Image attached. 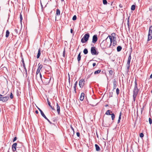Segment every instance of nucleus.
Instances as JSON below:
<instances>
[{
	"mask_svg": "<svg viewBox=\"0 0 152 152\" xmlns=\"http://www.w3.org/2000/svg\"><path fill=\"white\" fill-rule=\"evenodd\" d=\"M90 34L89 33L86 34L81 39V42L82 43L86 42L88 40Z\"/></svg>",
	"mask_w": 152,
	"mask_h": 152,
	"instance_id": "2",
	"label": "nucleus"
},
{
	"mask_svg": "<svg viewBox=\"0 0 152 152\" xmlns=\"http://www.w3.org/2000/svg\"><path fill=\"white\" fill-rule=\"evenodd\" d=\"M112 113V112L109 110H107L105 113V114L107 115H110L111 114L110 113Z\"/></svg>",
	"mask_w": 152,
	"mask_h": 152,
	"instance_id": "26",
	"label": "nucleus"
},
{
	"mask_svg": "<svg viewBox=\"0 0 152 152\" xmlns=\"http://www.w3.org/2000/svg\"><path fill=\"white\" fill-rule=\"evenodd\" d=\"M135 8V6L134 5H133L131 7V10H134Z\"/></svg>",
	"mask_w": 152,
	"mask_h": 152,
	"instance_id": "34",
	"label": "nucleus"
},
{
	"mask_svg": "<svg viewBox=\"0 0 152 152\" xmlns=\"http://www.w3.org/2000/svg\"><path fill=\"white\" fill-rule=\"evenodd\" d=\"M110 115H111V118H112V120L113 121L114 119V118H115V115L113 113H112Z\"/></svg>",
	"mask_w": 152,
	"mask_h": 152,
	"instance_id": "30",
	"label": "nucleus"
},
{
	"mask_svg": "<svg viewBox=\"0 0 152 152\" xmlns=\"http://www.w3.org/2000/svg\"><path fill=\"white\" fill-rule=\"evenodd\" d=\"M131 53H130V54L129 55V56L128 58V60H131Z\"/></svg>",
	"mask_w": 152,
	"mask_h": 152,
	"instance_id": "51",
	"label": "nucleus"
},
{
	"mask_svg": "<svg viewBox=\"0 0 152 152\" xmlns=\"http://www.w3.org/2000/svg\"><path fill=\"white\" fill-rule=\"evenodd\" d=\"M20 21L21 22L22 20L23 19V17L22 16V15L21 14H20Z\"/></svg>",
	"mask_w": 152,
	"mask_h": 152,
	"instance_id": "47",
	"label": "nucleus"
},
{
	"mask_svg": "<svg viewBox=\"0 0 152 152\" xmlns=\"http://www.w3.org/2000/svg\"><path fill=\"white\" fill-rule=\"evenodd\" d=\"M10 34V32L8 30H7L6 31V37L7 38L9 36Z\"/></svg>",
	"mask_w": 152,
	"mask_h": 152,
	"instance_id": "29",
	"label": "nucleus"
},
{
	"mask_svg": "<svg viewBox=\"0 0 152 152\" xmlns=\"http://www.w3.org/2000/svg\"><path fill=\"white\" fill-rule=\"evenodd\" d=\"M122 48L121 46H118L117 47V50L118 52H119L121 51Z\"/></svg>",
	"mask_w": 152,
	"mask_h": 152,
	"instance_id": "25",
	"label": "nucleus"
},
{
	"mask_svg": "<svg viewBox=\"0 0 152 152\" xmlns=\"http://www.w3.org/2000/svg\"><path fill=\"white\" fill-rule=\"evenodd\" d=\"M70 134H71L72 136H73L75 134V131L74 130L73 131H72L70 132Z\"/></svg>",
	"mask_w": 152,
	"mask_h": 152,
	"instance_id": "38",
	"label": "nucleus"
},
{
	"mask_svg": "<svg viewBox=\"0 0 152 152\" xmlns=\"http://www.w3.org/2000/svg\"><path fill=\"white\" fill-rule=\"evenodd\" d=\"M117 45V42L115 40H113V46H115Z\"/></svg>",
	"mask_w": 152,
	"mask_h": 152,
	"instance_id": "35",
	"label": "nucleus"
},
{
	"mask_svg": "<svg viewBox=\"0 0 152 152\" xmlns=\"http://www.w3.org/2000/svg\"><path fill=\"white\" fill-rule=\"evenodd\" d=\"M111 119L110 118H107L106 120V126L108 127L113 122V121L112 122H111L110 121Z\"/></svg>",
	"mask_w": 152,
	"mask_h": 152,
	"instance_id": "7",
	"label": "nucleus"
},
{
	"mask_svg": "<svg viewBox=\"0 0 152 152\" xmlns=\"http://www.w3.org/2000/svg\"><path fill=\"white\" fill-rule=\"evenodd\" d=\"M85 80L84 79H81L79 81V85L80 88H82L83 87L85 84Z\"/></svg>",
	"mask_w": 152,
	"mask_h": 152,
	"instance_id": "8",
	"label": "nucleus"
},
{
	"mask_svg": "<svg viewBox=\"0 0 152 152\" xmlns=\"http://www.w3.org/2000/svg\"><path fill=\"white\" fill-rule=\"evenodd\" d=\"M139 92V89H133V97L134 101H135L136 98Z\"/></svg>",
	"mask_w": 152,
	"mask_h": 152,
	"instance_id": "3",
	"label": "nucleus"
},
{
	"mask_svg": "<svg viewBox=\"0 0 152 152\" xmlns=\"http://www.w3.org/2000/svg\"><path fill=\"white\" fill-rule=\"evenodd\" d=\"M119 7L120 8H122L123 7V5L121 4H120Z\"/></svg>",
	"mask_w": 152,
	"mask_h": 152,
	"instance_id": "59",
	"label": "nucleus"
},
{
	"mask_svg": "<svg viewBox=\"0 0 152 152\" xmlns=\"http://www.w3.org/2000/svg\"><path fill=\"white\" fill-rule=\"evenodd\" d=\"M52 120L53 122H56H56L58 120V119L56 117H54L52 119Z\"/></svg>",
	"mask_w": 152,
	"mask_h": 152,
	"instance_id": "32",
	"label": "nucleus"
},
{
	"mask_svg": "<svg viewBox=\"0 0 152 152\" xmlns=\"http://www.w3.org/2000/svg\"><path fill=\"white\" fill-rule=\"evenodd\" d=\"M149 124H152V120L151 119V118H149Z\"/></svg>",
	"mask_w": 152,
	"mask_h": 152,
	"instance_id": "45",
	"label": "nucleus"
},
{
	"mask_svg": "<svg viewBox=\"0 0 152 152\" xmlns=\"http://www.w3.org/2000/svg\"><path fill=\"white\" fill-rule=\"evenodd\" d=\"M140 136L141 138H142L144 137V134L142 133H141L140 134Z\"/></svg>",
	"mask_w": 152,
	"mask_h": 152,
	"instance_id": "46",
	"label": "nucleus"
},
{
	"mask_svg": "<svg viewBox=\"0 0 152 152\" xmlns=\"http://www.w3.org/2000/svg\"><path fill=\"white\" fill-rule=\"evenodd\" d=\"M74 91H75V93H76V88L74 87Z\"/></svg>",
	"mask_w": 152,
	"mask_h": 152,
	"instance_id": "63",
	"label": "nucleus"
},
{
	"mask_svg": "<svg viewBox=\"0 0 152 152\" xmlns=\"http://www.w3.org/2000/svg\"><path fill=\"white\" fill-rule=\"evenodd\" d=\"M112 42H113V39H111V40H110V45L109 46V47H111V45H112Z\"/></svg>",
	"mask_w": 152,
	"mask_h": 152,
	"instance_id": "52",
	"label": "nucleus"
},
{
	"mask_svg": "<svg viewBox=\"0 0 152 152\" xmlns=\"http://www.w3.org/2000/svg\"><path fill=\"white\" fill-rule=\"evenodd\" d=\"M51 78V77H50V78H46V79L44 80V83L48 84L49 83Z\"/></svg>",
	"mask_w": 152,
	"mask_h": 152,
	"instance_id": "13",
	"label": "nucleus"
},
{
	"mask_svg": "<svg viewBox=\"0 0 152 152\" xmlns=\"http://www.w3.org/2000/svg\"><path fill=\"white\" fill-rule=\"evenodd\" d=\"M108 43L107 42L106 40H104L102 41L100 44V47L102 50H104L109 47L108 45Z\"/></svg>",
	"mask_w": 152,
	"mask_h": 152,
	"instance_id": "1",
	"label": "nucleus"
},
{
	"mask_svg": "<svg viewBox=\"0 0 152 152\" xmlns=\"http://www.w3.org/2000/svg\"><path fill=\"white\" fill-rule=\"evenodd\" d=\"M45 62L47 64H51V60L49 58L48 59L45 58Z\"/></svg>",
	"mask_w": 152,
	"mask_h": 152,
	"instance_id": "12",
	"label": "nucleus"
},
{
	"mask_svg": "<svg viewBox=\"0 0 152 152\" xmlns=\"http://www.w3.org/2000/svg\"><path fill=\"white\" fill-rule=\"evenodd\" d=\"M13 95L12 92L11 93L10 95V97L11 99H12L13 98Z\"/></svg>",
	"mask_w": 152,
	"mask_h": 152,
	"instance_id": "43",
	"label": "nucleus"
},
{
	"mask_svg": "<svg viewBox=\"0 0 152 152\" xmlns=\"http://www.w3.org/2000/svg\"><path fill=\"white\" fill-rule=\"evenodd\" d=\"M152 38V26H151L149 29V33L148 35V41L151 40Z\"/></svg>",
	"mask_w": 152,
	"mask_h": 152,
	"instance_id": "4",
	"label": "nucleus"
},
{
	"mask_svg": "<svg viewBox=\"0 0 152 152\" xmlns=\"http://www.w3.org/2000/svg\"><path fill=\"white\" fill-rule=\"evenodd\" d=\"M130 20V16H129L128 17V18H127V21H129Z\"/></svg>",
	"mask_w": 152,
	"mask_h": 152,
	"instance_id": "58",
	"label": "nucleus"
},
{
	"mask_svg": "<svg viewBox=\"0 0 152 152\" xmlns=\"http://www.w3.org/2000/svg\"><path fill=\"white\" fill-rule=\"evenodd\" d=\"M17 137H15L13 139V142H15L17 140Z\"/></svg>",
	"mask_w": 152,
	"mask_h": 152,
	"instance_id": "50",
	"label": "nucleus"
},
{
	"mask_svg": "<svg viewBox=\"0 0 152 152\" xmlns=\"http://www.w3.org/2000/svg\"><path fill=\"white\" fill-rule=\"evenodd\" d=\"M96 150V151H100L101 149L99 146L97 144H95Z\"/></svg>",
	"mask_w": 152,
	"mask_h": 152,
	"instance_id": "19",
	"label": "nucleus"
},
{
	"mask_svg": "<svg viewBox=\"0 0 152 152\" xmlns=\"http://www.w3.org/2000/svg\"><path fill=\"white\" fill-rule=\"evenodd\" d=\"M35 113H36V114H38V113H39V112L38 111V110H36V111H35Z\"/></svg>",
	"mask_w": 152,
	"mask_h": 152,
	"instance_id": "64",
	"label": "nucleus"
},
{
	"mask_svg": "<svg viewBox=\"0 0 152 152\" xmlns=\"http://www.w3.org/2000/svg\"><path fill=\"white\" fill-rule=\"evenodd\" d=\"M108 37H109L110 40H111V39H112V36H108V37L106 39V40H107V39Z\"/></svg>",
	"mask_w": 152,
	"mask_h": 152,
	"instance_id": "54",
	"label": "nucleus"
},
{
	"mask_svg": "<svg viewBox=\"0 0 152 152\" xmlns=\"http://www.w3.org/2000/svg\"><path fill=\"white\" fill-rule=\"evenodd\" d=\"M56 106H57V111L58 114L60 113V107L58 105V104L57 103H56Z\"/></svg>",
	"mask_w": 152,
	"mask_h": 152,
	"instance_id": "17",
	"label": "nucleus"
},
{
	"mask_svg": "<svg viewBox=\"0 0 152 152\" xmlns=\"http://www.w3.org/2000/svg\"><path fill=\"white\" fill-rule=\"evenodd\" d=\"M133 89H139L137 87V79L136 77L135 78V80L134 81V86Z\"/></svg>",
	"mask_w": 152,
	"mask_h": 152,
	"instance_id": "15",
	"label": "nucleus"
},
{
	"mask_svg": "<svg viewBox=\"0 0 152 152\" xmlns=\"http://www.w3.org/2000/svg\"><path fill=\"white\" fill-rule=\"evenodd\" d=\"M21 58H22L21 61L22 62V63L23 66V67L24 68V69H26L25 65V64L24 62L23 58L22 55H21Z\"/></svg>",
	"mask_w": 152,
	"mask_h": 152,
	"instance_id": "20",
	"label": "nucleus"
},
{
	"mask_svg": "<svg viewBox=\"0 0 152 152\" xmlns=\"http://www.w3.org/2000/svg\"><path fill=\"white\" fill-rule=\"evenodd\" d=\"M103 4H107V1L106 0H103Z\"/></svg>",
	"mask_w": 152,
	"mask_h": 152,
	"instance_id": "42",
	"label": "nucleus"
},
{
	"mask_svg": "<svg viewBox=\"0 0 152 152\" xmlns=\"http://www.w3.org/2000/svg\"><path fill=\"white\" fill-rule=\"evenodd\" d=\"M84 96H85V94L84 93H82L80 97V100L81 101H83L84 98Z\"/></svg>",
	"mask_w": 152,
	"mask_h": 152,
	"instance_id": "16",
	"label": "nucleus"
},
{
	"mask_svg": "<svg viewBox=\"0 0 152 152\" xmlns=\"http://www.w3.org/2000/svg\"><path fill=\"white\" fill-rule=\"evenodd\" d=\"M78 137H79L80 136V133L79 132H77L76 133Z\"/></svg>",
	"mask_w": 152,
	"mask_h": 152,
	"instance_id": "53",
	"label": "nucleus"
},
{
	"mask_svg": "<svg viewBox=\"0 0 152 152\" xmlns=\"http://www.w3.org/2000/svg\"><path fill=\"white\" fill-rule=\"evenodd\" d=\"M83 53L84 54H86L88 53V50L86 48H85L83 51Z\"/></svg>",
	"mask_w": 152,
	"mask_h": 152,
	"instance_id": "31",
	"label": "nucleus"
},
{
	"mask_svg": "<svg viewBox=\"0 0 152 152\" xmlns=\"http://www.w3.org/2000/svg\"><path fill=\"white\" fill-rule=\"evenodd\" d=\"M121 115H122V113H121V112L120 114H119V118H118V120H120L121 119Z\"/></svg>",
	"mask_w": 152,
	"mask_h": 152,
	"instance_id": "41",
	"label": "nucleus"
},
{
	"mask_svg": "<svg viewBox=\"0 0 152 152\" xmlns=\"http://www.w3.org/2000/svg\"><path fill=\"white\" fill-rule=\"evenodd\" d=\"M15 31L17 34H18V30L17 29H15Z\"/></svg>",
	"mask_w": 152,
	"mask_h": 152,
	"instance_id": "56",
	"label": "nucleus"
},
{
	"mask_svg": "<svg viewBox=\"0 0 152 152\" xmlns=\"http://www.w3.org/2000/svg\"><path fill=\"white\" fill-rule=\"evenodd\" d=\"M46 78V77H42V83H44V80Z\"/></svg>",
	"mask_w": 152,
	"mask_h": 152,
	"instance_id": "40",
	"label": "nucleus"
},
{
	"mask_svg": "<svg viewBox=\"0 0 152 152\" xmlns=\"http://www.w3.org/2000/svg\"><path fill=\"white\" fill-rule=\"evenodd\" d=\"M109 73L110 75H112L114 73V72L113 70H110V71L109 72Z\"/></svg>",
	"mask_w": 152,
	"mask_h": 152,
	"instance_id": "36",
	"label": "nucleus"
},
{
	"mask_svg": "<svg viewBox=\"0 0 152 152\" xmlns=\"http://www.w3.org/2000/svg\"><path fill=\"white\" fill-rule=\"evenodd\" d=\"M113 90L116 88V87H117V80H116L115 79H114L113 80Z\"/></svg>",
	"mask_w": 152,
	"mask_h": 152,
	"instance_id": "10",
	"label": "nucleus"
},
{
	"mask_svg": "<svg viewBox=\"0 0 152 152\" xmlns=\"http://www.w3.org/2000/svg\"><path fill=\"white\" fill-rule=\"evenodd\" d=\"M77 19V17L76 15H74L72 18V20H76Z\"/></svg>",
	"mask_w": 152,
	"mask_h": 152,
	"instance_id": "44",
	"label": "nucleus"
},
{
	"mask_svg": "<svg viewBox=\"0 0 152 152\" xmlns=\"http://www.w3.org/2000/svg\"><path fill=\"white\" fill-rule=\"evenodd\" d=\"M36 79L38 81V82H42V77H35Z\"/></svg>",
	"mask_w": 152,
	"mask_h": 152,
	"instance_id": "18",
	"label": "nucleus"
},
{
	"mask_svg": "<svg viewBox=\"0 0 152 152\" xmlns=\"http://www.w3.org/2000/svg\"><path fill=\"white\" fill-rule=\"evenodd\" d=\"M101 70H99V69L98 70H97L95 71L94 72V74L95 75V74H99L101 72Z\"/></svg>",
	"mask_w": 152,
	"mask_h": 152,
	"instance_id": "33",
	"label": "nucleus"
},
{
	"mask_svg": "<svg viewBox=\"0 0 152 152\" xmlns=\"http://www.w3.org/2000/svg\"><path fill=\"white\" fill-rule=\"evenodd\" d=\"M41 54V51L40 49H39L38 50V52L37 56V58H38Z\"/></svg>",
	"mask_w": 152,
	"mask_h": 152,
	"instance_id": "24",
	"label": "nucleus"
},
{
	"mask_svg": "<svg viewBox=\"0 0 152 152\" xmlns=\"http://www.w3.org/2000/svg\"><path fill=\"white\" fill-rule=\"evenodd\" d=\"M130 60H128L127 64H126V67H127V71L128 72L129 70V69L130 66Z\"/></svg>",
	"mask_w": 152,
	"mask_h": 152,
	"instance_id": "14",
	"label": "nucleus"
},
{
	"mask_svg": "<svg viewBox=\"0 0 152 152\" xmlns=\"http://www.w3.org/2000/svg\"><path fill=\"white\" fill-rule=\"evenodd\" d=\"M81 52H80L78 54L77 58V59L78 62H79L81 60V56H80Z\"/></svg>",
	"mask_w": 152,
	"mask_h": 152,
	"instance_id": "23",
	"label": "nucleus"
},
{
	"mask_svg": "<svg viewBox=\"0 0 152 152\" xmlns=\"http://www.w3.org/2000/svg\"><path fill=\"white\" fill-rule=\"evenodd\" d=\"M119 89L118 88H117L116 89V93L117 95H118L119 94Z\"/></svg>",
	"mask_w": 152,
	"mask_h": 152,
	"instance_id": "37",
	"label": "nucleus"
},
{
	"mask_svg": "<svg viewBox=\"0 0 152 152\" xmlns=\"http://www.w3.org/2000/svg\"><path fill=\"white\" fill-rule=\"evenodd\" d=\"M63 56L64 57H65V50H64L63 52Z\"/></svg>",
	"mask_w": 152,
	"mask_h": 152,
	"instance_id": "49",
	"label": "nucleus"
},
{
	"mask_svg": "<svg viewBox=\"0 0 152 152\" xmlns=\"http://www.w3.org/2000/svg\"><path fill=\"white\" fill-rule=\"evenodd\" d=\"M96 65V64L95 63H94L93 64V67L95 66Z\"/></svg>",
	"mask_w": 152,
	"mask_h": 152,
	"instance_id": "62",
	"label": "nucleus"
},
{
	"mask_svg": "<svg viewBox=\"0 0 152 152\" xmlns=\"http://www.w3.org/2000/svg\"><path fill=\"white\" fill-rule=\"evenodd\" d=\"M70 127L72 129V131H73L74 130V129L73 128L72 126L71 125Z\"/></svg>",
	"mask_w": 152,
	"mask_h": 152,
	"instance_id": "60",
	"label": "nucleus"
},
{
	"mask_svg": "<svg viewBox=\"0 0 152 152\" xmlns=\"http://www.w3.org/2000/svg\"><path fill=\"white\" fill-rule=\"evenodd\" d=\"M9 98L8 96L1 97V101L3 102H6L8 100Z\"/></svg>",
	"mask_w": 152,
	"mask_h": 152,
	"instance_id": "11",
	"label": "nucleus"
},
{
	"mask_svg": "<svg viewBox=\"0 0 152 152\" xmlns=\"http://www.w3.org/2000/svg\"><path fill=\"white\" fill-rule=\"evenodd\" d=\"M113 92H110L109 93V97H112L113 96Z\"/></svg>",
	"mask_w": 152,
	"mask_h": 152,
	"instance_id": "39",
	"label": "nucleus"
},
{
	"mask_svg": "<svg viewBox=\"0 0 152 152\" xmlns=\"http://www.w3.org/2000/svg\"><path fill=\"white\" fill-rule=\"evenodd\" d=\"M60 11L59 10L57 9L56 12V15L59 16L60 15Z\"/></svg>",
	"mask_w": 152,
	"mask_h": 152,
	"instance_id": "27",
	"label": "nucleus"
},
{
	"mask_svg": "<svg viewBox=\"0 0 152 152\" xmlns=\"http://www.w3.org/2000/svg\"><path fill=\"white\" fill-rule=\"evenodd\" d=\"M127 24L128 26V28H129V29H130L129 28V25H130V22L129 21H127Z\"/></svg>",
	"mask_w": 152,
	"mask_h": 152,
	"instance_id": "48",
	"label": "nucleus"
},
{
	"mask_svg": "<svg viewBox=\"0 0 152 152\" xmlns=\"http://www.w3.org/2000/svg\"><path fill=\"white\" fill-rule=\"evenodd\" d=\"M69 77V78H68L69 82V83H70V77Z\"/></svg>",
	"mask_w": 152,
	"mask_h": 152,
	"instance_id": "61",
	"label": "nucleus"
},
{
	"mask_svg": "<svg viewBox=\"0 0 152 152\" xmlns=\"http://www.w3.org/2000/svg\"><path fill=\"white\" fill-rule=\"evenodd\" d=\"M43 66L42 64H39L38 65V68L37 69V72H36V74L37 75H38L39 73L40 76H42V75L40 72V71L42 67Z\"/></svg>",
	"mask_w": 152,
	"mask_h": 152,
	"instance_id": "6",
	"label": "nucleus"
},
{
	"mask_svg": "<svg viewBox=\"0 0 152 152\" xmlns=\"http://www.w3.org/2000/svg\"><path fill=\"white\" fill-rule=\"evenodd\" d=\"M98 39L97 36L96 34L94 35L93 37L92 42L94 43H96Z\"/></svg>",
	"mask_w": 152,
	"mask_h": 152,
	"instance_id": "9",
	"label": "nucleus"
},
{
	"mask_svg": "<svg viewBox=\"0 0 152 152\" xmlns=\"http://www.w3.org/2000/svg\"><path fill=\"white\" fill-rule=\"evenodd\" d=\"M47 102L48 104V105H49V106L53 110H55V109H54L53 107L51 105H50V102L49 101V99L48 98L47 99Z\"/></svg>",
	"mask_w": 152,
	"mask_h": 152,
	"instance_id": "21",
	"label": "nucleus"
},
{
	"mask_svg": "<svg viewBox=\"0 0 152 152\" xmlns=\"http://www.w3.org/2000/svg\"><path fill=\"white\" fill-rule=\"evenodd\" d=\"M149 10L150 11H152V6L150 7H149Z\"/></svg>",
	"mask_w": 152,
	"mask_h": 152,
	"instance_id": "57",
	"label": "nucleus"
},
{
	"mask_svg": "<svg viewBox=\"0 0 152 152\" xmlns=\"http://www.w3.org/2000/svg\"><path fill=\"white\" fill-rule=\"evenodd\" d=\"M45 119L47 120V121L49 122L50 124H53L54 126H56L55 123H52L47 117H46L44 118Z\"/></svg>",
	"mask_w": 152,
	"mask_h": 152,
	"instance_id": "28",
	"label": "nucleus"
},
{
	"mask_svg": "<svg viewBox=\"0 0 152 152\" xmlns=\"http://www.w3.org/2000/svg\"><path fill=\"white\" fill-rule=\"evenodd\" d=\"M91 54L92 55H97L98 54V52H97L96 50V48L94 47H92L91 48Z\"/></svg>",
	"mask_w": 152,
	"mask_h": 152,
	"instance_id": "5",
	"label": "nucleus"
},
{
	"mask_svg": "<svg viewBox=\"0 0 152 152\" xmlns=\"http://www.w3.org/2000/svg\"><path fill=\"white\" fill-rule=\"evenodd\" d=\"M77 84V82L76 81L74 84V87L76 88Z\"/></svg>",
	"mask_w": 152,
	"mask_h": 152,
	"instance_id": "55",
	"label": "nucleus"
},
{
	"mask_svg": "<svg viewBox=\"0 0 152 152\" xmlns=\"http://www.w3.org/2000/svg\"><path fill=\"white\" fill-rule=\"evenodd\" d=\"M38 109L40 111V113L41 114V115L44 118H45L46 116L44 113L43 112H42V110L40 109L38 107Z\"/></svg>",
	"mask_w": 152,
	"mask_h": 152,
	"instance_id": "22",
	"label": "nucleus"
}]
</instances>
